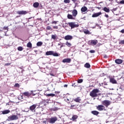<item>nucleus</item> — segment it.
I'll use <instances>...</instances> for the list:
<instances>
[{"instance_id":"nucleus-1","label":"nucleus","mask_w":124,"mask_h":124,"mask_svg":"<svg viewBox=\"0 0 124 124\" xmlns=\"http://www.w3.org/2000/svg\"><path fill=\"white\" fill-rule=\"evenodd\" d=\"M98 93H99V90L98 89H94L90 92V95L92 97H96L97 96Z\"/></svg>"},{"instance_id":"nucleus-2","label":"nucleus","mask_w":124,"mask_h":124,"mask_svg":"<svg viewBox=\"0 0 124 124\" xmlns=\"http://www.w3.org/2000/svg\"><path fill=\"white\" fill-rule=\"evenodd\" d=\"M46 56H53V57H59L60 54L54 51H48L46 52Z\"/></svg>"},{"instance_id":"nucleus-3","label":"nucleus","mask_w":124,"mask_h":124,"mask_svg":"<svg viewBox=\"0 0 124 124\" xmlns=\"http://www.w3.org/2000/svg\"><path fill=\"white\" fill-rule=\"evenodd\" d=\"M16 120H18V116L17 115H13L9 116L7 119V121H15Z\"/></svg>"},{"instance_id":"nucleus-4","label":"nucleus","mask_w":124,"mask_h":124,"mask_svg":"<svg viewBox=\"0 0 124 124\" xmlns=\"http://www.w3.org/2000/svg\"><path fill=\"white\" fill-rule=\"evenodd\" d=\"M58 121V118L57 117H52L49 119H48V123L49 124H55L56 122Z\"/></svg>"},{"instance_id":"nucleus-5","label":"nucleus","mask_w":124,"mask_h":124,"mask_svg":"<svg viewBox=\"0 0 124 124\" xmlns=\"http://www.w3.org/2000/svg\"><path fill=\"white\" fill-rule=\"evenodd\" d=\"M68 25L71 29H75V28H78L79 27V25L76 24L75 22H69Z\"/></svg>"},{"instance_id":"nucleus-6","label":"nucleus","mask_w":124,"mask_h":124,"mask_svg":"<svg viewBox=\"0 0 124 124\" xmlns=\"http://www.w3.org/2000/svg\"><path fill=\"white\" fill-rule=\"evenodd\" d=\"M102 104L106 106V107H108L111 104V102L108 100H105L102 101Z\"/></svg>"},{"instance_id":"nucleus-7","label":"nucleus","mask_w":124,"mask_h":124,"mask_svg":"<svg viewBox=\"0 0 124 124\" xmlns=\"http://www.w3.org/2000/svg\"><path fill=\"white\" fill-rule=\"evenodd\" d=\"M62 62H63V63H70L71 62V59L68 58H65L62 60Z\"/></svg>"},{"instance_id":"nucleus-8","label":"nucleus","mask_w":124,"mask_h":124,"mask_svg":"<svg viewBox=\"0 0 124 124\" xmlns=\"http://www.w3.org/2000/svg\"><path fill=\"white\" fill-rule=\"evenodd\" d=\"M89 45H96L97 44V40H92L88 42Z\"/></svg>"},{"instance_id":"nucleus-9","label":"nucleus","mask_w":124,"mask_h":124,"mask_svg":"<svg viewBox=\"0 0 124 124\" xmlns=\"http://www.w3.org/2000/svg\"><path fill=\"white\" fill-rule=\"evenodd\" d=\"M102 13L101 12H98V13H94L93 15H92L93 18H95L96 17H98V16H100Z\"/></svg>"},{"instance_id":"nucleus-10","label":"nucleus","mask_w":124,"mask_h":124,"mask_svg":"<svg viewBox=\"0 0 124 124\" xmlns=\"http://www.w3.org/2000/svg\"><path fill=\"white\" fill-rule=\"evenodd\" d=\"M36 108V105L34 104L30 107V109L32 111V112H35V108Z\"/></svg>"},{"instance_id":"nucleus-11","label":"nucleus","mask_w":124,"mask_h":124,"mask_svg":"<svg viewBox=\"0 0 124 124\" xmlns=\"http://www.w3.org/2000/svg\"><path fill=\"white\" fill-rule=\"evenodd\" d=\"M73 39V37L70 35H67L64 37L65 40H71Z\"/></svg>"},{"instance_id":"nucleus-12","label":"nucleus","mask_w":124,"mask_h":124,"mask_svg":"<svg viewBox=\"0 0 124 124\" xmlns=\"http://www.w3.org/2000/svg\"><path fill=\"white\" fill-rule=\"evenodd\" d=\"M17 13L19 15H26V14L28 13V12L26 11H17Z\"/></svg>"},{"instance_id":"nucleus-13","label":"nucleus","mask_w":124,"mask_h":124,"mask_svg":"<svg viewBox=\"0 0 124 124\" xmlns=\"http://www.w3.org/2000/svg\"><path fill=\"white\" fill-rule=\"evenodd\" d=\"M104 108L105 107H104L103 105H98L97 107V109L99 111H103V110L104 109Z\"/></svg>"},{"instance_id":"nucleus-14","label":"nucleus","mask_w":124,"mask_h":124,"mask_svg":"<svg viewBox=\"0 0 124 124\" xmlns=\"http://www.w3.org/2000/svg\"><path fill=\"white\" fill-rule=\"evenodd\" d=\"M115 63L117 64H121L123 63V60L122 59H116L115 61Z\"/></svg>"},{"instance_id":"nucleus-15","label":"nucleus","mask_w":124,"mask_h":124,"mask_svg":"<svg viewBox=\"0 0 124 124\" xmlns=\"http://www.w3.org/2000/svg\"><path fill=\"white\" fill-rule=\"evenodd\" d=\"M78 14V12L77 11V10L74 9L72 12L73 16H74V17H76Z\"/></svg>"},{"instance_id":"nucleus-16","label":"nucleus","mask_w":124,"mask_h":124,"mask_svg":"<svg viewBox=\"0 0 124 124\" xmlns=\"http://www.w3.org/2000/svg\"><path fill=\"white\" fill-rule=\"evenodd\" d=\"M110 82L111 83V84H117V80L114 78H110Z\"/></svg>"},{"instance_id":"nucleus-17","label":"nucleus","mask_w":124,"mask_h":124,"mask_svg":"<svg viewBox=\"0 0 124 124\" xmlns=\"http://www.w3.org/2000/svg\"><path fill=\"white\" fill-rule=\"evenodd\" d=\"M87 10H88V8H87L86 6H83L81 8V11L82 13L86 12Z\"/></svg>"},{"instance_id":"nucleus-18","label":"nucleus","mask_w":124,"mask_h":124,"mask_svg":"<svg viewBox=\"0 0 124 124\" xmlns=\"http://www.w3.org/2000/svg\"><path fill=\"white\" fill-rule=\"evenodd\" d=\"M91 113L94 115V116H97L98 114H99V112L96 111V110H93L91 111Z\"/></svg>"},{"instance_id":"nucleus-19","label":"nucleus","mask_w":124,"mask_h":124,"mask_svg":"<svg viewBox=\"0 0 124 124\" xmlns=\"http://www.w3.org/2000/svg\"><path fill=\"white\" fill-rule=\"evenodd\" d=\"M33 6L34 8H38V6H39V3L38 2L33 3Z\"/></svg>"},{"instance_id":"nucleus-20","label":"nucleus","mask_w":124,"mask_h":124,"mask_svg":"<svg viewBox=\"0 0 124 124\" xmlns=\"http://www.w3.org/2000/svg\"><path fill=\"white\" fill-rule=\"evenodd\" d=\"M9 113H10V110L9 109H6L2 111V114H3V115L9 114Z\"/></svg>"},{"instance_id":"nucleus-21","label":"nucleus","mask_w":124,"mask_h":124,"mask_svg":"<svg viewBox=\"0 0 124 124\" xmlns=\"http://www.w3.org/2000/svg\"><path fill=\"white\" fill-rule=\"evenodd\" d=\"M103 10L107 13H109V12H110V9H109V8H107V7H104Z\"/></svg>"},{"instance_id":"nucleus-22","label":"nucleus","mask_w":124,"mask_h":124,"mask_svg":"<svg viewBox=\"0 0 124 124\" xmlns=\"http://www.w3.org/2000/svg\"><path fill=\"white\" fill-rule=\"evenodd\" d=\"M67 18L68 19H70L71 20H74V19H75V18L73 17V16H72V15L70 14H68Z\"/></svg>"},{"instance_id":"nucleus-23","label":"nucleus","mask_w":124,"mask_h":124,"mask_svg":"<svg viewBox=\"0 0 124 124\" xmlns=\"http://www.w3.org/2000/svg\"><path fill=\"white\" fill-rule=\"evenodd\" d=\"M45 95H46V96H51L52 97H53V96H55V94L54 93H49L47 94L46 93H44Z\"/></svg>"},{"instance_id":"nucleus-24","label":"nucleus","mask_w":124,"mask_h":124,"mask_svg":"<svg viewBox=\"0 0 124 124\" xmlns=\"http://www.w3.org/2000/svg\"><path fill=\"white\" fill-rule=\"evenodd\" d=\"M23 94L24 95H25V96H28V97H30V96H31V93H29V92H24Z\"/></svg>"},{"instance_id":"nucleus-25","label":"nucleus","mask_w":124,"mask_h":124,"mask_svg":"<svg viewBox=\"0 0 124 124\" xmlns=\"http://www.w3.org/2000/svg\"><path fill=\"white\" fill-rule=\"evenodd\" d=\"M84 67H86V68H90V67H91V65L89 63H86L84 64Z\"/></svg>"},{"instance_id":"nucleus-26","label":"nucleus","mask_w":124,"mask_h":124,"mask_svg":"<svg viewBox=\"0 0 124 124\" xmlns=\"http://www.w3.org/2000/svg\"><path fill=\"white\" fill-rule=\"evenodd\" d=\"M27 47L28 48H31L32 47V44H31V43L29 42L27 44Z\"/></svg>"},{"instance_id":"nucleus-27","label":"nucleus","mask_w":124,"mask_h":124,"mask_svg":"<svg viewBox=\"0 0 124 124\" xmlns=\"http://www.w3.org/2000/svg\"><path fill=\"white\" fill-rule=\"evenodd\" d=\"M83 32H84L85 34H91V32H90V31H89V30H84L83 31Z\"/></svg>"},{"instance_id":"nucleus-28","label":"nucleus","mask_w":124,"mask_h":124,"mask_svg":"<svg viewBox=\"0 0 124 124\" xmlns=\"http://www.w3.org/2000/svg\"><path fill=\"white\" fill-rule=\"evenodd\" d=\"M31 93H30L31 95L34 96L36 94V91H31Z\"/></svg>"},{"instance_id":"nucleus-29","label":"nucleus","mask_w":124,"mask_h":124,"mask_svg":"<svg viewBox=\"0 0 124 124\" xmlns=\"http://www.w3.org/2000/svg\"><path fill=\"white\" fill-rule=\"evenodd\" d=\"M74 101H75L76 102H80V101H81V99H80L79 97H77V98L75 99Z\"/></svg>"},{"instance_id":"nucleus-30","label":"nucleus","mask_w":124,"mask_h":124,"mask_svg":"<svg viewBox=\"0 0 124 124\" xmlns=\"http://www.w3.org/2000/svg\"><path fill=\"white\" fill-rule=\"evenodd\" d=\"M43 43L42 42H38L36 44L37 46H42Z\"/></svg>"},{"instance_id":"nucleus-31","label":"nucleus","mask_w":124,"mask_h":124,"mask_svg":"<svg viewBox=\"0 0 124 124\" xmlns=\"http://www.w3.org/2000/svg\"><path fill=\"white\" fill-rule=\"evenodd\" d=\"M51 38H52V39H54V40H56V39L57 38V35L56 34L52 35Z\"/></svg>"},{"instance_id":"nucleus-32","label":"nucleus","mask_w":124,"mask_h":124,"mask_svg":"<svg viewBox=\"0 0 124 124\" xmlns=\"http://www.w3.org/2000/svg\"><path fill=\"white\" fill-rule=\"evenodd\" d=\"M77 118H78L77 115H73L72 117L73 121H75V120H76V119H77Z\"/></svg>"},{"instance_id":"nucleus-33","label":"nucleus","mask_w":124,"mask_h":124,"mask_svg":"<svg viewBox=\"0 0 124 124\" xmlns=\"http://www.w3.org/2000/svg\"><path fill=\"white\" fill-rule=\"evenodd\" d=\"M18 51H23V47L22 46H18L17 47Z\"/></svg>"},{"instance_id":"nucleus-34","label":"nucleus","mask_w":124,"mask_h":124,"mask_svg":"<svg viewBox=\"0 0 124 124\" xmlns=\"http://www.w3.org/2000/svg\"><path fill=\"white\" fill-rule=\"evenodd\" d=\"M66 45L68 46V47H70V46H71V44L67 41L66 43Z\"/></svg>"},{"instance_id":"nucleus-35","label":"nucleus","mask_w":124,"mask_h":124,"mask_svg":"<svg viewBox=\"0 0 124 124\" xmlns=\"http://www.w3.org/2000/svg\"><path fill=\"white\" fill-rule=\"evenodd\" d=\"M78 84H80L81 83H83V79H78Z\"/></svg>"},{"instance_id":"nucleus-36","label":"nucleus","mask_w":124,"mask_h":124,"mask_svg":"<svg viewBox=\"0 0 124 124\" xmlns=\"http://www.w3.org/2000/svg\"><path fill=\"white\" fill-rule=\"evenodd\" d=\"M64 3H69L70 2V0H64Z\"/></svg>"},{"instance_id":"nucleus-37","label":"nucleus","mask_w":124,"mask_h":124,"mask_svg":"<svg viewBox=\"0 0 124 124\" xmlns=\"http://www.w3.org/2000/svg\"><path fill=\"white\" fill-rule=\"evenodd\" d=\"M16 88H19L20 87V84L19 83H16L15 85Z\"/></svg>"},{"instance_id":"nucleus-38","label":"nucleus","mask_w":124,"mask_h":124,"mask_svg":"<svg viewBox=\"0 0 124 124\" xmlns=\"http://www.w3.org/2000/svg\"><path fill=\"white\" fill-rule=\"evenodd\" d=\"M90 53H91V54H94V53H95V50H90Z\"/></svg>"},{"instance_id":"nucleus-39","label":"nucleus","mask_w":124,"mask_h":124,"mask_svg":"<svg viewBox=\"0 0 124 124\" xmlns=\"http://www.w3.org/2000/svg\"><path fill=\"white\" fill-rule=\"evenodd\" d=\"M120 4H124V0H122L119 2Z\"/></svg>"},{"instance_id":"nucleus-40","label":"nucleus","mask_w":124,"mask_h":124,"mask_svg":"<svg viewBox=\"0 0 124 124\" xmlns=\"http://www.w3.org/2000/svg\"><path fill=\"white\" fill-rule=\"evenodd\" d=\"M119 44H124V40H121V41L119 42Z\"/></svg>"},{"instance_id":"nucleus-41","label":"nucleus","mask_w":124,"mask_h":124,"mask_svg":"<svg viewBox=\"0 0 124 124\" xmlns=\"http://www.w3.org/2000/svg\"><path fill=\"white\" fill-rule=\"evenodd\" d=\"M117 9H118V8H117L113 9L112 10V12H113V11H116Z\"/></svg>"},{"instance_id":"nucleus-42","label":"nucleus","mask_w":124,"mask_h":124,"mask_svg":"<svg viewBox=\"0 0 124 124\" xmlns=\"http://www.w3.org/2000/svg\"><path fill=\"white\" fill-rule=\"evenodd\" d=\"M5 65L6 66H8V65H10V63H6L5 64Z\"/></svg>"},{"instance_id":"nucleus-43","label":"nucleus","mask_w":124,"mask_h":124,"mask_svg":"<svg viewBox=\"0 0 124 124\" xmlns=\"http://www.w3.org/2000/svg\"><path fill=\"white\" fill-rule=\"evenodd\" d=\"M46 29H47V30H51V27H50V26H47V27H46Z\"/></svg>"},{"instance_id":"nucleus-44","label":"nucleus","mask_w":124,"mask_h":124,"mask_svg":"<svg viewBox=\"0 0 124 124\" xmlns=\"http://www.w3.org/2000/svg\"><path fill=\"white\" fill-rule=\"evenodd\" d=\"M53 29H55V30H58V26H54Z\"/></svg>"},{"instance_id":"nucleus-45","label":"nucleus","mask_w":124,"mask_h":124,"mask_svg":"<svg viewBox=\"0 0 124 124\" xmlns=\"http://www.w3.org/2000/svg\"><path fill=\"white\" fill-rule=\"evenodd\" d=\"M62 47H64V45H63V44H62V45H61V46H60V48L62 49Z\"/></svg>"},{"instance_id":"nucleus-46","label":"nucleus","mask_w":124,"mask_h":124,"mask_svg":"<svg viewBox=\"0 0 124 124\" xmlns=\"http://www.w3.org/2000/svg\"><path fill=\"white\" fill-rule=\"evenodd\" d=\"M120 32H122V33H124V29L120 31Z\"/></svg>"},{"instance_id":"nucleus-47","label":"nucleus","mask_w":124,"mask_h":124,"mask_svg":"<svg viewBox=\"0 0 124 124\" xmlns=\"http://www.w3.org/2000/svg\"><path fill=\"white\" fill-rule=\"evenodd\" d=\"M105 17H106V18H108L109 17V16H108V15H105Z\"/></svg>"},{"instance_id":"nucleus-48","label":"nucleus","mask_w":124,"mask_h":124,"mask_svg":"<svg viewBox=\"0 0 124 124\" xmlns=\"http://www.w3.org/2000/svg\"><path fill=\"white\" fill-rule=\"evenodd\" d=\"M75 4V7H76V6H77V5H78V3H76V2H75V3H74Z\"/></svg>"},{"instance_id":"nucleus-49","label":"nucleus","mask_w":124,"mask_h":124,"mask_svg":"<svg viewBox=\"0 0 124 124\" xmlns=\"http://www.w3.org/2000/svg\"><path fill=\"white\" fill-rule=\"evenodd\" d=\"M31 19H32V20H33V17H30V18H28V21H29V22H30V20H31Z\"/></svg>"},{"instance_id":"nucleus-50","label":"nucleus","mask_w":124,"mask_h":124,"mask_svg":"<svg viewBox=\"0 0 124 124\" xmlns=\"http://www.w3.org/2000/svg\"><path fill=\"white\" fill-rule=\"evenodd\" d=\"M43 123L45 124H47V121H43Z\"/></svg>"},{"instance_id":"nucleus-51","label":"nucleus","mask_w":124,"mask_h":124,"mask_svg":"<svg viewBox=\"0 0 124 124\" xmlns=\"http://www.w3.org/2000/svg\"><path fill=\"white\" fill-rule=\"evenodd\" d=\"M52 24H55L56 25L57 24V21H53Z\"/></svg>"},{"instance_id":"nucleus-52","label":"nucleus","mask_w":124,"mask_h":124,"mask_svg":"<svg viewBox=\"0 0 124 124\" xmlns=\"http://www.w3.org/2000/svg\"><path fill=\"white\" fill-rule=\"evenodd\" d=\"M74 3H75L76 2L77 0H72Z\"/></svg>"},{"instance_id":"nucleus-53","label":"nucleus","mask_w":124,"mask_h":124,"mask_svg":"<svg viewBox=\"0 0 124 124\" xmlns=\"http://www.w3.org/2000/svg\"><path fill=\"white\" fill-rule=\"evenodd\" d=\"M10 96H11L14 97V94H13V93H11V94H10Z\"/></svg>"},{"instance_id":"nucleus-54","label":"nucleus","mask_w":124,"mask_h":124,"mask_svg":"<svg viewBox=\"0 0 124 124\" xmlns=\"http://www.w3.org/2000/svg\"><path fill=\"white\" fill-rule=\"evenodd\" d=\"M81 19H83V20H86V16H84L83 17H81Z\"/></svg>"},{"instance_id":"nucleus-55","label":"nucleus","mask_w":124,"mask_h":124,"mask_svg":"<svg viewBox=\"0 0 124 124\" xmlns=\"http://www.w3.org/2000/svg\"><path fill=\"white\" fill-rule=\"evenodd\" d=\"M119 90H120V91H121V92H123V89H122V88H120L119 89Z\"/></svg>"},{"instance_id":"nucleus-56","label":"nucleus","mask_w":124,"mask_h":124,"mask_svg":"<svg viewBox=\"0 0 124 124\" xmlns=\"http://www.w3.org/2000/svg\"><path fill=\"white\" fill-rule=\"evenodd\" d=\"M63 87H64V88H67V85L65 84V85H64Z\"/></svg>"},{"instance_id":"nucleus-57","label":"nucleus","mask_w":124,"mask_h":124,"mask_svg":"<svg viewBox=\"0 0 124 124\" xmlns=\"http://www.w3.org/2000/svg\"><path fill=\"white\" fill-rule=\"evenodd\" d=\"M4 30H7V29H8V27H4Z\"/></svg>"},{"instance_id":"nucleus-58","label":"nucleus","mask_w":124,"mask_h":124,"mask_svg":"<svg viewBox=\"0 0 124 124\" xmlns=\"http://www.w3.org/2000/svg\"><path fill=\"white\" fill-rule=\"evenodd\" d=\"M104 58L105 59L107 58V55H105L104 56Z\"/></svg>"},{"instance_id":"nucleus-59","label":"nucleus","mask_w":124,"mask_h":124,"mask_svg":"<svg viewBox=\"0 0 124 124\" xmlns=\"http://www.w3.org/2000/svg\"><path fill=\"white\" fill-rule=\"evenodd\" d=\"M55 93H60V92L56 91Z\"/></svg>"},{"instance_id":"nucleus-60","label":"nucleus","mask_w":124,"mask_h":124,"mask_svg":"<svg viewBox=\"0 0 124 124\" xmlns=\"http://www.w3.org/2000/svg\"><path fill=\"white\" fill-rule=\"evenodd\" d=\"M61 45H62V43H59V44H58V46H61Z\"/></svg>"},{"instance_id":"nucleus-61","label":"nucleus","mask_w":124,"mask_h":124,"mask_svg":"<svg viewBox=\"0 0 124 124\" xmlns=\"http://www.w3.org/2000/svg\"><path fill=\"white\" fill-rule=\"evenodd\" d=\"M50 75H51V76H55L54 75V74H50Z\"/></svg>"},{"instance_id":"nucleus-62","label":"nucleus","mask_w":124,"mask_h":124,"mask_svg":"<svg viewBox=\"0 0 124 124\" xmlns=\"http://www.w3.org/2000/svg\"><path fill=\"white\" fill-rule=\"evenodd\" d=\"M57 110V108H55L54 109V111H56Z\"/></svg>"},{"instance_id":"nucleus-63","label":"nucleus","mask_w":124,"mask_h":124,"mask_svg":"<svg viewBox=\"0 0 124 124\" xmlns=\"http://www.w3.org/2000/svg\"><path fill=\"white\" fill-rule=\"evenodd\" d=\"M74 85H75V84H72V87H74Z\"/></svg>"},{"instance_id":"nucleus-64","label":"nucleus","mask_w":124,"mask_h":124,"mask_svg":"<svg viewBox=\"0 0 124 124\" xmlns=\"http://www.w3.org/2000/svg\"><path fill=\"white\" fill-rule=\"evenodd\" d=\"M109 1H113V0H108Z\"/></svg>"}]
</instances>
